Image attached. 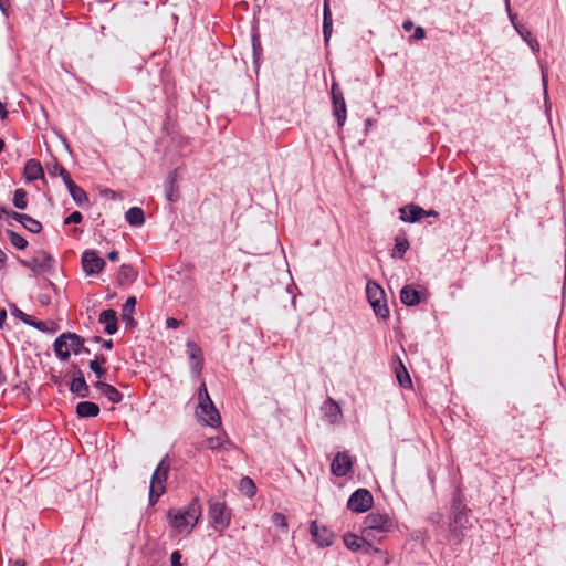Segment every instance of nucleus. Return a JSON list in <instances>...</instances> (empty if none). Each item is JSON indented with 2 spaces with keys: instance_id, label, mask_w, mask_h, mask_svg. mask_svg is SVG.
Segmentation results:
<instances>
[{
  "instance_id": "obj_7",
  "label": "nucleus",
  "mask_w": 566,
  "mask_h": 566,
  "mask_svg": "<svg viewBox=\"0 0 566 566\" xmlns=\"http://www.w3.org/2000/svg\"><path fill=\"white\" fill-rule=\"evenodd\" d=\"M82 268L86 275H96L103 271L106 262L94 250H85L82 253Z\"/></svg>"
},
{
  "instance_id": "obj_39",
  "label": "nucleus",
  "mask_w": 566,
  "mask_h": 566,
  "mask_svg": "<svg viewBox=\"0 0 566 566\" xmlns=\"http://www.w3.org/2000/svg\"><path fill=\"white\" fill-rule=\"evenodd\" d=\"M27 191L23 188H18L13 192L12 203L17 209L23 210L28 207Z\"/></svg>"
},
{
  "instance_id": "obj_11",
  "label": "nucleus",
  "mask_w": 566,
  "mask_h": 566,
  "mask_svg": "<svg viewBox=\"0 0 566 566\" xmlns=\"http://www.w3.org/2000/svg\"><path fill=\"white\" fill-rule=\"evenodd\" d=\"M170 470V460L169 455L166 454L157 464L155 471L153 472L151 479H150V485L154 486H166V482L168 479Z\"/></svg>"
},
{
  "instance_id": "obj_42",
  "label": "nucleus",
  "mask_w": 566,
  "mask_h": 566,
  "mask_svg": "<svg viewBox=\"0 0 566 566\" xmlns=\"http://www.w3.org/2000/svg\"><path fill=\"white\" fill-rule=\"evenodd\" d=\"M253 63L258 67L262 55V45L258 33L252 34Z\"/></svg>"
},
{
  "instance_id": "obj_9",
  "label": "nucleus",
  "mask_w": 566,
  "mask_h": 566,
  "mask_svg": "<svg viewBox=\"0 0 566 566\" xmlns=\"http://www.w3.org/2000/svg\"><path fill=\"white\" fill-rule=\"evenodd\" d=\"M310 533L313 542L321 548L329 547L334 543V533L326 526H319L317 521L310 524Z\"/></svg>"
},
{
  "instance_id": "obj_19",
  "label": "nucleus",
  "mask_w": 566,
  "mask_h": 566,
  "mask_svg": "<svg viewBox=\"0 0 566 566\" xmlns=\"http://www.w3.org/2000/svg\"><path fill=\"white\" fill-rule=\"evenodd\" d=\"M400 301L406 306H416L422 301V294L412 285H405L400 291Z\"/></svg>"
},
{
  "instance_id": "obj_47",
  "label": "nucleus",
  "mask_w": 566,
  "mask_h": 566,
  "mask_svg": "<svg viewBox=\"0 0 566 566\" xmlns=\"http://www.w3.org/2000/svg\"><path fill=\"white\" fill-rule=\"evenodd\" d=\"M359 552H361L365 555H374L376 553H380V549L375 547L373 543L364 541L361 543V548Z\"/></svg>"
},
{
  "instance_id": "obj_61",
  "label": "nucleus",
  "mask_w": 566,
  "mask_h": 566,
  "mask_svg": "<svg viewBox=\"0 0 566 566\" xmlns=\"http://www.w3.org/2000/svg\"><path fill=\"white\" fill-rule=\"evenodd\" d=\"M506 9H507V12H509V17H510V20L513 24V27L515 28V25H521L517 21H516V15L513 14L511 12V9H510V4H509V0H506Z\"/></svg>"
},
{
  "instance_id": "obj_32",
  "label": "nucleus",
  "mask_w": 566,
  "mask_h": 566,
  "mask_svg": "<svg viewBox=\"0 0 566 566\" xmlns=\"http://www.w3.org/2000/svg\"><path fill=\"white\" fill-rule=\"evenodd\" d=\"M238 489L248 497H253L256 493V485L250 476H243L239 481Z\"/></svg>"
},
{
  "instance_id": "obj_12",
  "label": "nucleus",
  "mask_w": 566,
  "mask_h": 566,
  "mask_svg": "<svg viewBox=\"0 0 566 566\" xmlns=\"http://www.w3.org/2000/svg\"><path fill=\"white\" fill-rule=\"evenodd\" d=\"M400 220L407 223L419 222L426 217L424 209L416 203H408L399 209Z\"/></svg>"
},
{
  "instance_id": "obj_54",
  "label": "nucleus",
  "mask_w": 566,
  "mask_h": 566,
  "mask_svg": "<svg viewBox=\"0 0 566 566\" xmlns=\"http://www.w3.org/2000/svg\"><path fill=\"white\" fill-rule=\"evenodd\" d=\"M60 169H65V168L56 159H54V163L52 166L48 167L49 175L52 177L60 175Z\"/></svg>"
},
{
  "instance_id": "obj_58",
  "label": "nucleus",
  "mask_w": 566,
  "mask_h": 566,
  "mask_svg": "<svg viewBox=\"0 0 566 566\" xmlns=\"http://www.w3.org/2000/svg\"><path fill=\"white\" fill-rule=\"evenodd\" d=\"M10 2L9 0H0V11L3 15L9 17Z\"/></svg>"
},
{
  "instance_id": "obj_10",
  "label": "nucleus",
  "mask_w": 566,
  "mask_h": 566,
  "mask_svg": "<svg viewBox=\"0 0 566 566\" xmlns=\"http://www.w3.org/2000/svg\"><path fill=\"white\" fill-rule=\"evenodd\" d=\"M354 461L347 451H339L335 454L331 463V472L335 476L343 478L352 472Z\"/></svg>"
},
{
  "instance_id": "obj_41",
  "label": "nucleus",
  "mask_w": 566,
  "mask_h": 566,
  "mask_svg": "<svg viewBox=\"0 0 566 566\" xmlns=\"http://www.w3.org/2000/svg\"><path fill=\"white\" fill-rule=\"evenodd\" d=\"M271 522L274 526L281 530L282 533L286 534L289 530V524L286 516L281 512H274L271 515Z\"/></svg>"
},
{
  "instance_id": "obj_48",
  "label": "nucleus",
  "mask_w": 566,
  "mask_h": 566,
  "mask_svg": "<svg viewBox=\"0 0 566 566\" xmlns=\"http://www.w3.org/2000/svg\"><path fill=\"white\" fill-rule=\"evenodd\" d=\"M83 221V214L80 211H73L64 219V224L81 223Z\"/></svg>"
},
{
  "instance_id": "obj_34",
  "label": "nucleus",
  "mask_w": 566,
  "mask_h": 566,
  "mask_svg": "<svg viewBox=\"0 0 566 566\" xmlns=\"http://www.w3.org/2000/svg\"><path fill=\"white\" fill-rule=\"evenodd\" d=\"M409 247L410 244L406 237H397L395 239V248L391 256L395 259H402Z\"/></svg>"
},
{
  "instance_id": "obj_37",
  "label": "nucleus",
  "mask_w": 566,
  "mask_h": 566,
  "mask_svg": "<svg viewBox=\"0 0 566 566\" xmlns=\"http://www.w3.org/2000/svg\"><path fill=\"white\" fill-rule=\"evenodd\" d=\"M21 226L31 233H40L43 229L42 223L29 214H24Z\"/></svg>"
},
{
  "instance_id": "obj_28",
  "label": "nucleus",
  "mask_w": 566,
  "mask_h": 566,
  "mask_svg": "<svg viewBox=\"0 0 566 566\" xmlns=\"http://www.w3.org/2000/svg\"><path fill=\"white\" fill-rule=\"evenodd\" d=\"M67 386L69 390L78 398L91 397V390L86 380L71 379Z\"/></svg>"
},
{
  "instance_id": "obj_13",
  "label": "nucleus",
  "mask_w": 566,
  "mask_h": 566,
  "mask_svg": "<svg viewBox=\"0 0 566 566\" xmlns=\"http://www.w3.org/2000/svg\"><path fill=\"white\" fill-rule=\"evenodd\" d=\"M98 323L104 325V331L108 335H114L118 331V318L115 310L108 308L101 312Z\"/></svg>"
},
{
  "instance_id": "obj_17",
  "label": "nucleus",
  "mask_w": 566,
  "mask_h": 566,
  "mask_svg": "<svg viewBox=\"0 0 566 566\" xmlns=\"http://www.w3.org/2000/svg\"><path fill=\"white\" fill-rule=\"evenodd\" d=\"M136 304V296H129L122 306L120 317L126 323V327L130 329H134L137 326V322L133 317Z\"/></svg>"
},
{
  "instance_id": "obj_2",
  "label": "nucleus",
  "mask_w": 566,
  "mask_h": 566,
  "mask_svg": "<svg viewBox=\"0 0 566 566\" xmlns=\"http://www.w3.org/2000/svg\"><path fill=\"white\" fill-rule=\"evenodd\" d=\"M200 516L201 504L198 499H192L191 502L184 509H170L167 512L169 525L179 532L188 526L192 528L197 524Z\"/></svg>"
},
{
  "instance_id": "obj_62",
  "label": "nucleus",
  "mask_w": 566,
  "mask_h": 566,
  "mask_svg": "<svg viewBox=\"0 0 566 566\" xmlns=\"http://www.w3.org/2000/svg\"><path fill=\"white\" fill-rule=\"evenodd\" d=\"M416 27L413 24V22L411 20H405L402 22V29L406 31V32H409L411 30H413Z\"/></svg>"
},
{
  "instance_id": "obj_20",
  "label": "nucleus",
  "mask_w": 566,
  "mask_h": 566,
  "mask_svg": "<svg viewBox=\"0 0 566 566\" xmlns=\"http://www.w3.org/2000/svg\"><path fill=\"white\" fill-rule=\"evenodd\" d=\"M63 338H70V354L74 355L81 354V348L84 346L85 339L76 333L73 332H64L57 336V347L60 348Z\"/></svg>"
},
{
  "instance_id": "obj_59",
  "label": "nucleus",
  "mask_w": 566,
  "mask_h": 566,
  "mask_svg": "<svg viewBox=\"0 0 566 566\" xmlns=\"http://www.w3.org/2000/svg\"><path fill=\"white\" fill-rule=\"evenodd\" d=\"M59 176L62 178L64 185L69 184L70 180H73L71 178L70 172L66 169H60V175Z\"/></svg>"
},
{
  "instance_id": "obj_3",
  "label": "nucleus",
  "mask_w": 566,
  "mask_h": 566,
  "mask_svg": "<svg viewBox=\"0 0 566 566\" xmlns=\"http://www.w3.org/2000/svg\"><path fill=\"white\" fill-rule=\"evenodd\" d=\"M366 295L375 315L381 319H387L390 313L382 287L375 281H368Z\"/></svg>"
},
{
  "instance_id": "obj_60",
  "label": "nucleus",
  "mask_w": 566,
  "mask_h": 566,
  "mask_svg": "<svg viewBox=\"0 0 566 566\" xmlns=\"http://www.w3.org/2000/svg\"><path fill=\"white\" fill-rule=\"evenodd\" d=\"M38 298L42 305H49L51 303V297L46 293H40Z\"/></svg>"
},
{
  "instance_id": "obj_63",
  "label": "nucleus",
  "mask_w": 566,
  "mask_h": 566,
  "mask_svg": "<svg viewBox=\"0 0 566 566\" xmlns=\"http://www.w3.org/2000/svg\"><path fill=\"white\" fill-rule=\"evenodd\" d=\"M118 256H119V253H118V251H116V250H113V251H111V252H108V253H107V259H108L109 261H112V262L117 261V260H118Z\"/></svg>"
},
{
  "instance_id": "obj_56",
  "label": "nucleus",
  "mask_w": 566,
  "mask_h": 566,
  "mask_svg": "<svg viewBox=\"0 0 566 566\" xmlns=\"http://www.w3.org/2000/svg\"><path fill=\"white\" fill-rule=\"evenodd\" d=\"M331 95H332V98H335V97H338V96H344V94H343L338 83H336V82L332 83Z\"/></svg>"
},
{
  "instance_id": "obj_16",
  "label": "nucleus",
  "mask_w": 566,
  "mask_h": 566,
  "mask_svg": "<svg viewBox=\"0 0 566 566\" xmlns=\"http://www.w3.org/2000/svg\"><path fill=\"white\" fill-rule=\"evenodd\" d=\"M165 197L167 201L174 203L179 200V187L177 185V174L171 171L168 174L164 182Z\"/></svg>"
},
{
  "instance_id": "obj_36",
  "label": "nucleus",
  "mask_w": 566,
  "mask_h": 566,
  "mask_svg": "<svg viewBox=\"0 0 566 566\" xmlns=\"http://www.w3.org/2000/svg\"><path fill=\"white\" fill-rule=\"evenodd\" d=\"M198 400H199V403L208 402V407L210 408V411H212V413H214L216 417L218 416V410L209 396V392H208V389H207V386L205 382H202L199 387Z\"/></svg>"
},
{
  "instance_id": "obj_5",
  "label": "nucleus",
  "mask_w": 566,
  "mask_h": 566,
  "mask_svg": "<svg viewBox=\"0 0 566 566\" xmlns=\"http://www.w3.org/2000/svg\"><path fill=\"white\" fill-rule=\"evenodd\" d=\"M19 263L24 268L30 269L32 272L43 271L52 273L55 270V259L44 250H40L35 256L31 260H24L19 258Z\"/></svg>"
},
{
  "instance_id": "obj_30",
  "label": "nucleus",
  "mask_w": 566,
  "mask_h": 566,
  "mask_svg": "<svg viewBox=\"0 0 566 566\" xmlns=\"http://www.w3.org/2000/svg\"><path fill=\"white\" fill-rule=\"evenodd\" d=\"M515 30L521 38L528 44L534 53L539 51V43L532 32L524 25H515Z\"/></svg>"
},
{
  "instance_id": "obj_33",
  "label": "nucleus",
  "mask_w": 566,
  "mask_h": 566,
  "mask_svg": "<svg viewBox=\"0 0 566 566\" xmlns=\"http://www.w3.org/2000/svg\"><path fill=\"white\" fill-rule=\"evenodd\" d=\"M396 378L400 387L407 389L412 387L410 375L401 360H399V367L396 368Z\"/></svg>"
},
{
  "instance_id": "obj_52",
  "label": "nucleus",
  "mask_w": 566,
  "mask_h": 566,
  "mask_svg": "<svg viewBox=\"0 0 566 566\" xmlns=\"http://www.w3.org/2000/svg\"><path fill=\"white\" fill-rule=\"evenodd\" d=\"M24 214L25 213H20V212H17V211H13V210L7 208V213L4 214V218H7V219L11 218L21 224V223H23L22 218L24 217Z\"/></svg>"
},
{
  "instance_id": "obj_53",
  "label": "nucleus",
  "mask_w": 566,
  "mask_h": 566,
  "mask_svg": "<svg viewBox=\"0 0 566 566\" xmlns=\"http://www.w3.org/2000/svg\"><path fill=\"white\" fill-rule=\"evenodd\" d=\"M182 555L180 551L176 549L170 555V566H182L181 565Z\"/></svg>"
},
{
  "instance_id": "obj_21",
  "label": "nucleus",
  "mask_w": 566,
  "mask_h": 566,
  "mask_svg": "<svg viewBox=\"0 0 566 566\" xmlns=\"http://www.w3.org/2000/svg\"><path fill=\"white\" fill-rule=\"evenodd\" d=\"M333 115L336 118L337 126L342 129L346 123L347 108L344 96L332 98Z\"/></svg>"
},
{
  "instance_id": "obj_22",
  "label": "nucleus",
  "mask_w": 566,
  "mask_h": 566,
  "mask_svg": "<svg viewBox=\"0 0 566 566\" xmlns=\"http://www.w3.org/2000/svg\"><path fill=\"white\" fill-rule=\"evenodd\" d=\"M333 33V15L329 7V0H324L323 3V36L324 43L327 46Z\"/></svg>"
},
{
  "instance_id": "obj_45",
  "label": "nucleus",
  "mask_w": 566,
  "mask_h": 566,
  "mask_svg": "<svg viewBox=\"0 0 566 566\" xmlns=\"http://www.w3.org/2000/svg\"><path fill=\"white\" fill-rule=\"evenodd\" d=\"M378 534H380V533L376 532L375 530H367V526H365V525L363 526L361 537L365 541L373 543L374 541H377L380 538V537H378Z\"/></svg>"
},
{
  "instance_id": "obj_29",
  "label": "nucleus",
  "mask_w": 566,
  "mask_h": 566,
  "mask_svg": "<svg viewBox=\"0 0 566 566\" xmlns=\"http://www.w3.org/2000/svg\"><path fill=\"white\" fill-rule=\"evenodd\" d=\"M125 219L133 227H142L145 223L144 210L139 207H130L125 212Z\"/></svg>"
},
{
  "instance_id": "obj_23",
  "label": "nucleus",
  "mask_w": 566,
  "mask_h": 566,
  "mask_svg": "<svg viewBox=\"0 0 566 566\" xmlns=\"http://www.w3.org/2000/svg\"><path fill=\"white\" fill-rule=\"evenodd\" d=\"M187 353L189 358L193 360L192 370L200 374L203 367V356L201 348L192 340L187 342Z\"/></svg>"
},
{
  "instance_id": "obj_44",
  "label": "nucleus",
  "mask_w": 566,
  "mask_h": 566,
  "mask_svg": "<svg viewBox=\"0 0 566 566\" xmlns=\"http://www.w3.org/2000/svg\"><path fill=\"white\" fill-rule=\"evenodd\" d=\"M11 314L19 318L21 322H23L25 325L30 318L31 315L25 314L22 312L15 304H10Z\"/></svg>"
},
{
  "instance_id": "obj_18",
  "label": "nucleus",
  "mask_w": 566,
  "mask_h": 566,
  "mask_svg": "<svg viewBox=\"0 0 566 566\" xmlns=\"http://www.w3.org/2000/svg\"><path fill=\"white\" fill-rule=\"evenodd\" d=\"M93 386L113 403H119L123 400V394L111 384L97 380Z\"/></svg>"
},
{
  "instance_id": "obj_46",
  "label": "nucleus",
  "mask_w": 566,
  "mask_h": 566,
  "mask_svg": "<svg viewBox=\"0 0 566 566\" xmlns=\"http://www.w3.org/2000/svg\"><path fill=\"white\" fill-rule=\"evenodd\" d=\"M90 368L95 376L101 380L107 374V369L97 364V361H90Z\"/></svg>"
},
{
  "instance_id": "obj_38",
  "label": "nucleus",
  "mask_w": 566,
  "mask_h": 566,
  "mask_svg": "<svg viewBox=\"0 0 566 566\" xmlns=\"http://www.w3.org/2000/svg\"><path fill=\"white\" fill-rule=\"evenodd\" d=\"M7 235L10 240V243L18 250H24L27 247H28V241L25 240V238H23L20 233L11 230V229H8L7 231Z\"/></svg>"
},
{
  "instance_id": "obj_40",
  "label": "nucleus",
  "mask_w": 566,
  "mask_h": 566,
  "mask_svg": "<svg viewBox=\"0 0 566 566\" xmlns=\"http://www.w3.org/2000/svg\"><path fill=\"white\" fill-rule=\"evenodd\" d=\"M70 196L72 197L73 201L80 207L87 206L90 202L86 191L80 186H77L72 192H70Z\"/></svg>"
},
{
  "instance_id": "obj_14",
  "label": "nucleus",
  "mask_w": 566,
  "mask_h": 566,
  "mask_svg": "<svg viewBox=\"0 0 566 566\" xmlns=\"http://www.w3.org/2000/svg\"><path fill=\"white\" fill-rule=\"evenodd\" d=\"M196 415L199 420H201L205 424L217 428L221 424V417L218 412V416L216 417L212 411H210V408L208 407V402L206 403H198Z\"/></svg>"
},
{
  "instance_id": "obj_6",
  "label": "nucleus",
  "mask_w": 566,
  "mask_h": 566,
  "mask_svg": "<svg viewBox=\"0 0 566 566\" xmlns=\"http://www.w3.org/2000/svg\"><path fill=\"white\" fill-rule=\"evenodd\" d=\"M373 504L374 499L370 491L360 488L350 494L347 501V509L353 513L361 514L369 511Z\"/></svg>"
},
{
  "instance_id": "obj_49",
  "label": "nucleus",
  "mask_w": 566,
  "mask_h": 566,
  "mask_svg": "<svg viewBox=\"0 0 566 566\" xmlns=\"http://www.w3.org/2000/svg\"><path fill=\"white\" fill-rule=\"evenodd\" d=\"M222 439L220 437H211L207 439L208 448L211 450H220L222 448Z\"/></svg>"
},
{
  "instance_id": "obj_55",
  "label": "nucleus",
  "mask_w": 566,
  "mask_h": 566,
  "mask_svg": "<svg viewBox=\"0 0 566 566\" xmlns=\"http://www.w3.org/2000/svg\"><path fill=\"white\" fill-rule=\"evenodd\" d=\"M72 377L71 379H80V380H85V377H84V373L81 368H78L77 365H72Z\"/></svg>"
},
{
  "instance_id": "obj_57",
  "label": "nucleus",
  "mask_w": 566,
  "mask_h": 566,
  "mask_svg": "<svg viewBox=\"0 0 566 566\" xmlns=\"http://www.w3.org/2000/svg\"><path fill=\"white\" fill-rule=\"evenodd\" d=\"M180 324H181V321H179V319H177L175 317H168L166 319V327L167 328L175 329V328H178L180 326Z\"/></svg>"
},
{
  "instance_id": "obj_43",
  "label": "nucleus",
  "mask_w": 566,
  "mask_h": 566,
  "mask_svg": "<svg viewBox=\"0 0 566 566\" xmlns=\"http://www.w3.org/2000/svg\"><path fill=\"white\" fill-rule=\"evenodd\" d=\"M166 492V486H154L149 485L148 503L154 506L159 497Z\"/></svg>"
},
{
  "instance_id": "obj_4",
  "label": "nucleus",
  "mask_w": 566,
  "mask_h": 566,
  "mask_svg": "<svg viewBox=\"0 0 566 566\" xmlns=\"http://www.w3.org/2000/svg\"><path fill=\"white\" fill-rule=\"evenodd\" d=\"M208 515L212 527L219 533L226 531L231 524L232 511L226 502H210Z\"/></svg>"
},
{
  "instance_id": "obj_8",
  "label": "nucleus",
  "mask_w": 566,
  "mask_h": 566,
  "mask_svg": "<svg viewBox=\"0 0 566 566\" xmlns=\"http://www.w3.org/2000/svg\"><path fill=\"white\" fill-rule=\"evenodd\" d=\"M364 525L367 526V530L387 533L394 528V521L388 514L373 512L364 518Z\"/></svg>"
},
{
  "instance_id": "obj_51",
  "label": "nucleus",
  "mask_w": 566,
  "mask_h": 566,
  "mask_svg": "<svg viewBox=\"0 0 566 566\" xmlns=\"http://www.w3.org/2000/svg\"><path fill=\"white\" fill-rule=\"evenodd\" d=\"M24 214L25 213H20V212H17V211H13V210L7 208V213L4 214V218H7V219L11 218L21 224V223H23L22 218L24 217Z\"/></svg>"
},
{
  "instance_id": "obj_64",
  "label": "nucleus",
  "mask_w": 566,
  "mask_h": 566,
  "mask_svg": "<svg viewBox=\"0 0 566 566\" xmlns=\"http://www.w3.org/2000/svg\"><path fill=\"white\" fill-rule=\"evenodd\" d=\"M102 346L103 348L111 350L114 346V342L113 339H103Z\"/></svg>"
},
{
  "instance_id": "obj_1",
  "label": "nucleus",
  "mask_w": 566,
  "mask_h": 566,
  "mask_svg": "<svg viewBox=\"0 0 566 566\" xmlns=\"http://www.w3.org/2000/svg\"><path fill=\"white\" fill-rule=\"evenodd\" d=\"M471 515L472 510L468 506L462 485L459 484L451 493L449 506V532L457 544L462 543L467 531L472 527Z\"/></svg>"
},
{
  "instance_id": "obj_31",
  "label": "nucleus",
  "mask_w": 566,
  "mask_h": 566,
  "mask_svg": "<svg viewBox=\"0 0 566 566\" xmlns=\"http://www.w3.org/2000/svg\"><path fill=\"white\" fill-rule=\"evenodd\" d=\"M344 545L352 552H359L361 543L365 541L361 536L347 532L343 536Z\"/></svg>"
},
{
  "instance_id": "obj_24",
  "label": "nucleus",
  "mask_w": 566,
  "mask_h": 566,
  "mask_svg": "<svg viewBox=\"0 0 566 566\" xmlns=\"http://www.w3.org/2000/svg\"><path fill=\"white\" fill-rule=\"evenodd\" d=\"M75 411L80 419L95 418L99 415L101 408L93 401H81L76 405Z\"/></svg>"
},
{
  "instance_id": "obj_15",
  "label": "nucleus",
  "mask_w": 566,
  "mask_h": 566,
  "mask_svg": "<svg viewBox=\"0 0 566 566\" xmlns=\"http://www.w3.org/2000/svg\"><path fill=\"white\" fill-rule=\"evenodd\" d=\"M23 177L28 182L44 179V170L41 163L38 159L27 160L23 168Z\"/></svg>"
},
{
  "instance_id": "obj_25",
  "label": "nucleus",
  "mask_w": 566,
  "mask_h": 566,
  "mask_svg": "<svg viewBox=\"0 0 566 566\" xmlns=\"http://www.w3.org/2000/svg\"><path fill=\"white\" fill-rule=\"evenodd\" d=\"M137 271L130 264H122L117 274V283L119 286L133 284L137 279Z\"/></svg>"
},
{
  "instance_id": "obj_26",
  "label": "nucleus",
  "mask_w": 566,
  "mask_h": 566,
  "mask_svg": "<svg viewBox=\"0 0 566 566\" xmlns=\"http://www.w3.org/2000/svg\"><path fill=\"white\" fill-rule=\"evenodd\" d=\"M323 411L326 417V419L331 423H337L342 416V409L339 405L333 400L332 398H328L324 405H323Z\"/></svg>"
},
{
  "instance_id": "obj_27",
  "label": "nucleus",
  "mask_w": 566,
  "mask_h": 566,
  "mask_svg": "<svg viewBox=\"0 0 566 566\" xmlns=\"http://www.w3.org/2000/svg\"><path fill=\"white\" fill-rule=\"evenodd\" d=\"M27 325L34 327L35 329L48 333V334H55L59 331V324L54 321L43 322L39 321L33 316H30Z\"/></svg>"
},
{
  "instance_id": "obj_50",
  "label": "nucleus",
  "mask_w": 566,
  "mask_h": 566,
  "mask_svg": "<svg viewBox=\"0 0 566 566\" xmlns=\"http://www.w3.org/2000/svg\"><path fill=\"white\" fill-rule=\"evenodd\" d=\"M427 35V32L424 30V28L422 27H416L413 29V34L410 36L409 41L412 42V41H420V40H423Z\"/></svg>"
},
{
  "instance_id": "obj_35",
  "label": "nucleus",
  "mask_w": 566,
  "mask_h": 566,
  "mask_svg": "<svg viewBox=\"0 0 566 566\" xmlns=\"http://www.w3.org/2000/svg\"><path fill=\"white\" fill-rule=\"evenodd\" d=\"M62 345L59 349L57 347V337L55 338L54 343H53V350L56 355V357L61 360V361H66L69 358H70V338H63L62 339Z\"/></svg>"
}]
</instances>
